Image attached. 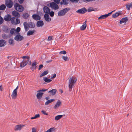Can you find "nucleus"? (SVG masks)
<instances>
[{
    "label": "nucleus",
    "instance_id": "603ef678",
    "mask_svg": "<svg viewBox=\"0 0 132 132\" xmlns=\"http://www.w3.org/2000/svg\"><path fill=\"white\" fill-rule=\"evenodd\" d=\"M54 128H50L48 129L49 131V132H51L53 131L54 130Z\"/></svg>",
    "mask_w": 132,
    "mask_h": 132
},
{
    "label": "nucleus",
    "instance_id": "6e6d98bb",
    "mask_svg": "<svg viewBox=\"0 0 132 132\" xmlns=\"http://www.w3.org/2000/svg\"><path fill=\"white\" fill-rule=\"evenodd\" d=\"M40 116V115L39 114H36L35 116V118H38V117H39Z\"/></svg>",
    "mask_w": 132,
    "mask_h": 132
},
{
    "label": "nucleus",
    "instance_id": "39448f33",
    "mask_svg": "<svg viewBox=\"0 0 132 132\" xmlns=\"http://www.w3.org/2000/svg\"><path fill=\"white\" fill-rule=\"evenodd\" d=\"M29 61V59H23V60L20 63V67L23 68L28 63Z\"/></svg>",
    "mask_w": 132,
    "mask_h": 132
},
{
    "label": "nucleus",
    "instance_id": "f8f14e48",
    "mask_svg": "<svg viewBox=\"0 0 132 132\" xmlns=\"http://www.w3.org/2000/svg\"><path fill=\"white\" fill-rule=\"evenodd\" d=\"M128 19L127 17H125L121 19L120 21V23L121 24L123 23L125 24L128 21Z\"/></svg>",
    "mask_w": 132,
    "mask_h": 132
},
{
    "label": "nucleus",
    "instance_id": "7c9ffc66",
    "mask_svg": "<svg viewBox=\"0 0 132 132\" xmlns=\"http://www.w3.org/2000/svg\"><path fill=\"white\" fill-rule=\"evenodd\" d=\"M6 7V5L4 4H2L0 6V10H4Z\"/></svg>",
    "mask_w": 132,
    "mask_h": 132
},
{
    "label": "nucleus",
    "instance_id": "680f3d73",
    "mask_svg": "<svg viewBox=\"0 0 132 132\" xmlns=\"http://www.w3.org/2000/svg\"><path fill=\"white\" fill-rule=\"evenodd\" d=\"M32 132H36V129L35 128H32Z\"/></svg>",
    "mask_w": 132,
    "mask_h": 132
},
{
    "label": "nucleus",
    "instance_id": "f3484780",
    "mask_svg": "<svg viewBox=\"0 0 132 132\" xmlns=\"http://www.w3.org/2000/svg\"><path fill=\"white\" fill-rule=\"evenodd\" d=\"M32 17L34 19L37 20L40 19V17L38 14H34L32 15Z\"/></svg>",
    "mask_w": 132,
    "mask_h": 132
},
{
    "label": "nucleus",
    "instance_id": "864d4df0",
    "mask_svg": "<svg viewBox=\"0 0 132 132\" xmlns=\"http://www.w3.org/2000/svg\"><path fill=\"white\" fill-rule=\"evenodd\" d=\"M56 76V74H54L53 75H52L51 77V79H54L55 78Z\"/></svg>",
    "mask_w": 132,
    "mask_h": 132
},
{
    "label": "nucleus",
    "instance_id": "473e14b6",
    "mask_svg": "<svg viewBox=\"0 0 132 132\" xmlns=\"http://www.w3.org/2000/svg\"><path fill=\"white\" fill-rule=\"evenodd\" d=\"M35 31L33 30L32 31L29 30L27 32V35L28 36H30L32 35L35 32Z\"/></svg>",
    "mask_w": 132,
    "mask_h": 132
},
{
    "label": "nucleus",
    "instance_id": "c03bdc74",
    "mask_svg": "<svg viewBox=\"0 0 132 132\" xmlns=\"http://www.w3.org/2000/svg\"><path fill=\"white\" fill-rule=\"evenodd\" d=\"M3 19L0 16V24H2L3 23Z\"/></svg>",
    "mask_w": 132,
    "mask_h": 132
},
{
    "label": "nucleus",
    "instance_id": "ddd939ff",
    "mask_svg": "<svg viewBox=\"0 0 132 132\" xmlns=\"http://www.w3.org/2000/svg\"><path fill=\"white\" fill-rule=\"evenodd\" d=\"M44 18L46 21L48 22H50L51 20V18L49 17L48 14L45 13L44 15Z\"/></svg>",
    "mask_w": 132,
    "mask_h": 132
},
{
    "label": "nucleus",
    "instance_id": "774afa93",
    "mask_svg": "<svg viewBox=\"0 0 132 132\" xmlns=\"http://www.w3.org/2000/svg\"><path fill=\"white\" fill-rule=\"evenodd\" d=\"M59 91L61 93V94L63 93V91L62 89H60L59 90Z\"/></svg>",
    "mask_w": 132,
    "mask_h": 132
},
{
    "label": "nucleus",
    "instance_id": "423d86ee",
    "mask_svg": "<svg viewBox=\"0 0 132 132\" xmlns=\"http://www.w3.org/2000/svg\"><path fill=\"white\" fill-rule=\"evenodd\" d=\"M50 7L54 10H57L59 9L58 5L55 3L52 2L50 4Z\"/></svg>",
    "mask_w": 132,
    "mask_h": 132
},
{
    "label": "nucleus",
    "instance_id": "a211bd4d",
    "mask_svg": "<svg viewBox=\"0 0 132 132\" xmlns=\"http://www.w3.org/2000/svg\"><path fill=\"white\" fill-rule=\"evenodd\" d=\"M57 90L55 89H53L49 91L48 92V93L51 94L52 95H55L56 93Z\"/></svg>",
    "mask_w": 132,
    "mask_h": 132
},
{
    "label": "nucleus",
    "instance_id": "412c9836",
    "mask_svg": "<svg viewBox=\"0 0 132 132\" xmlns=\"http://www.w3.org/2000/svg\"><path fill=\"white\" fill-rule=\"evenodd\" d=\"M23 25L25 31H27L29 29V28L28 27V26L29 27V24H28L27 22H24L23 23Z\"/></svg>",
    "mask_w": 132,
    "mask_h": 132
},
{
    "label": "nucleus",
    "instance_id": "1a4fd4ad",
    "mask_svg": "<svg viewBox=\"0 0 132 132\" xmlns=\"http://www.w3.org/2000/svg\"><path fill=\"white\" fill-rule=\"evenodd\" d=\"M25 126L24 125H17L15 126L14 128V130L15 131L20 130H21L22 128Z\"/></svg>",
    "mask_w": 132,
    "mask_h": 132
},
{
    "label": "nucleus",
    "instance_id": "de8ad7c7",
    "mask_svg": "<svg viewBox=\"0 0 132 132\" xmlns=\"http://www.w3.org/2000/svg\"><path fill=\"white\" fill-rule=\"evenodd\" d=\"M62 59L66 61H67V60L68 59V57L67 56H62Z\"/></svg>",
    "mask_w": 132,
    "mask_h": 132
},
{
    "label": "nucleus",
    "instance_id": "49530a36",
    "mask_svg": "<svg viewBox=\"0 0 132 132\" xmlns=\"http://www.w3.org/2000/svg\"><path fill=\"white\" fill-rule=\"evenodd\" d=\"M67 52L65 51H60V53L61 54H66Z\"/></svg>",
    "mask_w": 132,
    "mask_h": 132
},
{
    "label": "nucleus",
    "instance_id": "58836bf2",
    "mask_svg": "<svg viewBox=\"0 0 132 132\" xmlns=\"http://www.w3.org/2000/svg\"><path fill=\"white\" fill-rule=\"evenodd\" d=\"M9 42L10 45L13 44V39L10 38L9 39Z\"/></svg>",
    "mask_w": 132,
    "mask_h": 132
},
{
    "label": "nucleus",
    "instance_id": "aec40b11",
    "mask_svg": "<svg viewBox=\"0 0 132 132\" xmlns=\"http://www.w3.org/2000/svg\"><path fill=\"white\" fill-rule=\"evenodd\" d=\"M86 27V21H85L84 22L83 24L80 27V30H84Z\"/></svg>",
    "mask_w": 132,
    "mask_h": 132
},
{
    "label": "nucleus",
    "instance_id": "3c124183",
    "mask_svg": "<svg viewBox=\"0 0 132 132\" xmlns=\"http://www.w3.org/2000/svg\"><path fill=\"white\" fill-rule=\"evenodd\" d=\"M21 29L19 27H18L16 28V32H19L20 31Z\"/></svg>",
    "mask_w": 132,
    "mask_h": 132
},
{
    "label": "nucleus",
    "instance_id": "9b49d317",
    "mask_svg": "<svg viewBox=\"0 0 132 132\" xmlns=\"http://www.w3.org/2000/svg\"><path fill=\"white\" fill-rule=\"evenodd\" d=\"M12 14L13 15L17 18H19L20 16V13L14 10L12 12Z\"/></svg>",
    "mask_w": 132,
    "mask_h": 132
},
{
    "label": "nucleus",
    "instance_id": "37998d69",
    "mask_svg": "<svg viewBox=\"0 0 132 132\" xmlns=\"http://www.w3.org/2000/svg\"><path fill=\"white\" fill-rule=\"evenodd\" d=\"M15 31L16 30L15 29L12 28L11 29L10 31V33L12 34H13L14 33V31Z\"/></svg>",
    "mask_w": 132,
    "mask_h": 132
},
{
    "label": "nucleus",
    "instance_id": "72a5a7b5",
    "mask_svg": "<svg viewBox=\"0 0 132 132\" xmlns=\"http://www.w3.org/2000/svg\"><path fill=\"white\" fill-rule=\"evenodd\" d=\"M29 15L28 13H25L23 14L22 15L23 17L25 19H27L29 16Z\"/></svg>",
    "mask_w": 132,
    "mask_h": 132
},
{
    "label": "nucleus",
    "instance_id": "c756f323",
    "mask_svg": "<svg viewBox=\"0 0 132 132\" xmlns=\"http://www.w3.org/2000/svg\"><path fill=\"white\" fill-rule=\"evenodd\" d=\"M54 101V99H52L47 100L45 103V105H47L50 103L53 102Z\"/></svg>",
    "mask_w": 132,
    "mask_h": 132
},
{
    "label": "nucleus",
    "instance_id": "cd10ccee",
    "mask_svg": "<svg viewBox=\"0 0 132 132\" xmlns=\"http://www.w3.org/2000/svg\"><path fill=\"white\" fill-rule=\"evenodd\" d=\"M63 116V115H58L56 116L55 118V120H58L60 119Z\"/></svg>",
    "mask_w": 132,
    "mask_h": 132
},
{
    "label": "nucleus",
    "instance_id": "b1692460",
    "mask_svg": "<svg viewBox=\"0 0 132 132\" xmlns=\"http://www.w3.org/2000/svg\"><path fill=\"white\" fill-rule=\"evenodd\" d=\"M29 27L31 28H34L35 26V24L32 22H30L29 23Z\"/></svg>",
    "mask_w": 132,
    "mask_h": 132
},
{
    "label": "nucleus",
    "instance_id": "69168bd1",
    "mask_svg": "<svg viewBox=\"0 0 132 132\" xmlns=\"http://www.w3.org/2000/svg\"><path fill=\"white\" fill-rule=\"evenodd\" d=\"M52 61V60H49V61H47L46 62L47 63H49L51 62Z\"/></svg>",
    "mask_w": 132,
    "mask_h": 132
},
{
    "label": "nucleus",
    "instance_id": "c85d7f7f",
    "mask_svg": "<svg viewBox=\"0 0 132 132\" xmlns=\"http://www.w3.org/2000/svg\"><path fill=\"white\" fill-rule=\"evenodd\" d=\"M36 63L35 62L32 63L31 66V69L34 70L36 68Z\"/></svg>",
    "mask_w": 132,
    "mask_h": 132
},
{
    "label": "nucleus",
    "instance_id": "dca6fc26",
    "mask_svg": "<svg viewBox=\"0 0 132 132\" xmlns=\"http://www.w3.org/2000/svg\"><path fill=\"white\" fill-rule=\"evenodd\" d=\"M37 92L39 93H37L36 95L37 98L39 100H40L41 99V89H40Z\"/></svg>",
    "mask_w": 132,
    "mask_h": 132
},
{
    "label": "nucleus",
    "instance_id": "8fccbe9b",
    "mask_svg": "<svg viewBox=\"0 0 132 132\" xmlns=\"http://www.w3.org/2000/svg\"><path fill=\"white\" fill-rule=\"evenodd\" d=\"M71 2H75L76 3H78L79 2V0H69Z\"/></svg>",
    "mask_w": 132,
    "mask_h": 132
},
{
    "label": "nucleus",
    "instance_id": "4468645a",
    "mask_svg": "<svg viewBox=\"0 0 132 132\" xmlns=\"http://www.w3.org/2000/svg\"><path fill=\"white\" fill-rule=\"evenodd\" d=\"M18 91L14 90L12 92L11 96L12 99H15L17 96V95Z\"/></svg>",
    "mask_w": 132,
    "mask_h": 132
},
{
    "label": "nucleus",
    "instance_id": "13d9d810",
    "mask_svg": "<svg viewBox=\"0 0 132 132\" xmlns=\"http://www.w3.org/2000/svg\"><path fill=\"white\" fill-rule=\"evenodd\" d=\"M22 58H23V59H29V58L28 57H27V56H23L22 57Z\"/></svg>",
    "mask_w": 132,
    "mask_h": 132
},
{
    "label": "nucleus",
    "instance_id": "c9c22d12",
    "mask_svg": "<svg viewBox=\"0 0 132 132\" xmlns=\"http://www.w3.org/2000/svg\"><path fill=\"white\" fill-rule=\"evenodd\" d=\"M15 18L14 17H11V23L13 24L14 25L15 24Z\"/></svg>",
    "mask_w": 132,
    "mask_h": 132
},
{
    "label": "nucleus",
    "instance_id": "052dcab7",
    "mask_svg": "<svg viewBox=\"0 0 132 132\" xmlns=\"http://www.w3.org/2000/svg\"><path fill=\"white\" fill-rule=\"evenodd\" d=\"M113 12V11L111 12L110 13H108V14H106V15L107 16V17H108V16H109L111 14H112V12Z\"/></svg>",
    "mask_w": 132,
    "mask_h": 132
},
{
    "label": "nucleus",
    "instance_id": "20e7f679",
    "mask_svg": "<svg viewBox=\"0 0 132 132\" xmlns=\"http://www.w3.org/2000/svg\"><path fill=\"white\" fill-rule=\"evenodd\" d=\"M5 4L7 7L11 8L13 5V2L11 0H6Z\"/></svg>",
    "mask_w": 132,
    "mask_h": 132
},
{
    "label": "nucleus",
    "instance_id": "5fc2aeb1",
    "mask_svg": "<svg viewBox=\"0 0 132 132\" xmlns=\"http://www.w3.org/2000/svg\"><path fill=\"white\" fill-rule=\"evenodd\" d=\"M52 40V37L49 36L48 37V41H50Z\"/></svg>",
    "mask_w": 132,
    "mask_h": 132
},
{
    "label": "nucleus",
    "instance_id": "7ed1b4c3",
    "mask_svg": "<svg viewBox=\"0 0 132 132\" xmlns=\"http://www.w3.org/2000/svg\"><path fill=\"white\" fill-rule=\"evenodd\" d=\"M70 10V9L69 8L67 7L65 8L59 12L58 14V16H63Z\"/></svg>",
    "mask_w": 132,
    "mask_h": 132
},
{
    "label": "nucleus",
    "instance_id": "0e129e2a",
    "mask_svg": "<svg viewBox=\"0 0 132 132\" xmlns=\"http://www.w3.org/2000/svg\"><path fill=\"white\" fill-rule=\"evenodd\" d=\"M18 86L17 87H16L15 89L14 90H15L18 91Z\"/></svg>",
    "mask_w": 132,
    "mask_h": 132
},
{
    "label": "nucleus",
    "instance_id": "6e6552de",
    "mask_svg": "<svg viewBox=\"0 0 132 132\" xmlns=\"http://www.w3.org/2000/svg\"><path fill=\"white\" fill-rule=\"evenodd\" d=\"M23 36L19 34L16 35L14 37V39L17 41H20L23 39Z\"/></svg>",
    "mask_w": 132,
    "mask_h": 132
},
{
    "label": "nucleus",
    "instance_id": "f704fd0d",
    "mask_svg": "<svg viewBox=\"0 0 132 132\" xmlns=\"http://www.w3.org/2000/svg\"><path fill=\"white\" fill-rule=\"evenodd\" d=\"M37 26L38 27L41 26V20H39L37 22Z\"/></svg>",
    "mask_w": 132,
    "mask_h": 132
},
{
    "label": "nucleus",
    "instance_id": "6ab92c4d",
    "mask_svg": "<svg viewBox=\"0 0 132 132\" xmlns=\"http://www.w3.org/2000/svg\"><path fill=\"white\" fill-rule=\"evenodd\" d=\"M61 104V102L60 100H58L54 106V109H56L59 107Z\"/></svg>",
    "mask_w": 132,
    "mask_h": 132
},
{
    "label": "nucleus",
    "instance_id": "09e8293b",
    "mask_svg": "<svg viewBox=\"0 0 132 132\" xmlns=\"http://www.w3.org/2000/svg\"><path fill=\"white\" fill-rule=\"evenodd\" d=\"M53 1L57 4H59L60 3V0H53Z\"/></svg>",
    "mask_w": 132,
    "mask_h": 132
},
{
    "label": "nucleus",
    "instance_id": "2eb2a0df",
    "mask_svg": "<svg viewBox=\"0 0 132 132\" xmlns=\"http://www.w3.org/2000/svg\"><path fill=\"white\" fill-rule=\"evenodd\" d=\"M43 9L44 12L46 14H48L50 11V9L46 6H45L43 7Z\"/></svg>",
    "mask_w": 132,
    "mask_h": 132
},
{
    "label": "nucleus",
    "instance_id": "5701e85b",
    "mask_svg": "<svg viewBox=\"0 0 132 132\" xmlns=\"http://www.w3.org/2000/svg\"><path fill=\"white\" fill-rule=\"evenodd\" d=\"M5 41L3 39L0 40V47H2L5 46Z\"/></svg>",
    "mask_w": 132,
    "mask_h": 132
},
{
    "label": "nucleus",
    "instance_id": "e2e57ef3",
    "mask_svg": "<svg viewBox=\"0 0 132 132\" xmlns=\"http://www.w3.org/2000/svg\"><path fill=\"white\" fill-rule=\"evenodd\" d=\"M47 90V89H42V92H44L45 91H46Z\"/></svg>",
    "mask_w": 132,
    "mask_h": 132
},
{
    "label": "nucleus",
    "instance_id": "a878e982",
    "mask_svg": "<svg viewBox=\"0 0 132 132\" xmlns=\"http://www.w3.org/2000/svg\"><path fill=\"white\" fill-rule=\"evenodd\" d=\"M43 79L47 83H49L52 81L51 79H49L47 77H44Z\"/></svg>",
    "mask_w": 132,
    "mask_h": 132
},
{
    "label": "nucleus",
    "instance_id": "338daca9",
    "mask_svg": "<svg viewBox=\"0 0 132 132\" xmlns=\"http://www.w3.org/2000/svg\"><path fill=\"white\" fill-rule=\"evenodd\" d=\"M41 69V64H40L39 65L38 69L39 70H40V69Z\"/></svg>",
    "mask_w": 132,
    "mask_h": 132
},
{
    "label": "nucleus",
    "instance_id": "4be33fe9",
    "mask_svg": "<svg viewBox=\"0 0 132 132\" xmlns=\"http://www.w3.org/2000/svg\"><path fill=\"white\" fill-rule=\"evenodd\" d=\"M121 14V12H118L116 13L115 14H113L112 15V17L113 18H116L117 16H119V15Z\"/></svg>",
    "mask_w": 132,
    "mask_h": 132
},
{
    "label": "nucleus",
    "instance_id": "e433bc0d",
    "mask_svg": "<svg viewBox=\"0 0 132 132\" xmlns=\"http://www.w3.org/2000/svg\"><path fill=\"white\" fill-rule=\"evenodd\" d=\"M2 38L4 39H6L8 37V36L5 34H3L2 35Z\"/></svg>",
    "mask_w": 132,
    "mask_h": 132
},
{
    "label": "nucleus",
    "instance_id": "4c0bfd02",
    "mask_svg": "<svg viewBox=\"0 0 132 132\" xmlns=\"http://www.w3.org/2000/svg\"><path fill=\"white\" fill-rule=\"evenodd\" d=\"M20 22V20L18 18H16V22H15V24L14 25H16L19 24Z\"/></svg>",
    "mask_w": 132,
    "mask_h": 132
},
{
    "label": "nucleus",
    "instance_id": "2f4dec72",
    "mask_svg": "<svg viewBox=\"0 0 132 132\" xmlns=\"http://www.w3.org/2000/svg\"><path fill=\"white\" fill-rule=\"evenodd\" d=\"M106 18H107L106 16V14H105L101 15L98 18V19L99 20H101L104 19Z\"/></svg>",
    "mask_w": 132,
    "mask_h": 132
},
{
    "label": "nucleus",
    "instance_id": "0eeeda50",
    "mask_svg": "<svg viewBox=\"0 0 132 132\" xmlns=\"http://www.w3.org/2000/svg\"><path fill=\"white\" fill-rule=\"evenodd\" d=\"M87 10L85 7H83L79 9L76 11V12L84 14L85 13L87 12Z\"/></svg>",
    "mask_w": 132,
    "mask_h": 132
},
{
    "label": "nucleus",
    "instance_id": "a19ab883",
    "mask_svg": "<svg viewBox=\"0 0 132 132\" xmlns=\"http://www.w3.org/2000/svg\"><path fill=\"white\" fill-rule=\"evenodd\" d=\"M93 11H95V10L92 7H89L87 10V11L88 12Z\"/></svg>",
    "mask_w": 132,
    "mask_h": 132
},
{
    "label": "nucleus",
    "instance_id": "9d476101",
    "mask_svg": "<svg viewBox=\"0 0 132 132\" xmlns=\"http://www.w3.org/2000/svg\"><path fill=\"white\" fill-rule=\"evenodd\" d=\"M11 16L10 14H7L4 17V19L6 21L9 22L11 21Z\"/></svg>",
    "mask_w": 132,
    "mask_h": 132
},
{
    "label": "nucleus",
    "instance_id": "393cba45",
    "mask_svg": "<svg viewBox=\"0 0 132 132\" xmlns=\"http://www.w3.org/2000/svg\"><path fill=\"white\" fill-rule=\"evenodd\" d=\"M60 4L62 5L63 4L67 5L69 3L68 0H62L60 3Z\"/></svg>",
    "mask_w": 132,
    "mask_h": 132
},
{
    "label": "nucleus",
    "instance_id": "f03ea898",
    "mask_svg": "<svg viewBox=\"0 0 132 132\" xmlns=\"http://www.w3.org/2000/svg\"><path fill=\"white\" fill-rule=\"evenodd\" d=\"M15 9L19 12H22L24 10V7L21 5L17 3H15L14 5Z\"/></svg>",
    "mask_w": 132,
    "mask_h": 132
},
{
    "label": "nucleus",
    "instance_id": "4d7b16f0",
    "mask_svg": "<svg viewBox=\"0 0 132 132\" xmlns=\"http://www.w3.org/2000/svg\"><path fill=\"white\" fill-rule=\"evenodd\" d=\"M18 1L19 3L20 4H22L23 3L24 1V0H18Z\"/></svg>",
    "mask_w": 132,
    "mask_h": 132
},
{
    "label": "nucleus",
    "instance_id": "ea45409f",
    "mask_svg": "<svg viewBox=\"0 0 132 132\" xmlns=\"http://www.w3.org/2000/svg\"><path fill=\"white\" fill-rule=\"evenodd\" d=\"M48 73V70L44 71L42 73V76H44L47 75Z\"/></svg>",
    "mask_w": 132,
    "mask_h": 132
},
{
    "label": "nucleus",
    "instance_id": "79ce46f5",
    "mask_svg": "<svg viewBox=\"0 0 132 132\" xmlns=\"http://www.w3.org/2000/svg\"><path fill=\"white\" fill-rule=\"evenodd\" d=\"M48 14H49L50 16L52 17L53 16L54 14V12L53 11H52L51 12L50 11L49 13H48Z\"/></svg>",
    "mask_w": 132,
    "mask_h": 132
},
{
    "label": "nucleus",
    "instance_id": "bb28decb",
    "mask_svg": "<svg viewBox=\"0 0 132 132\" xmlns=\"http://www.w3.org/2000/svg\"><path fill=\"white\" fill-rule=\"evenodd\" d=\"M10 29L9 28L6 27L3 29V31L6 33H8L9 32Z\"/></svg>",
    "mask_w": 132,
    "mask_h": 132
},
{
    "label": "nucleus",
    "instance_id": "f257e3e1",
    "mask_svg": "<svg viewBox=\"0 0 132 132\" xmlns=\"http://www.w3.org/2000/svg\"><path fill=\"white\" fill-rule=\"evenodd\" d=\"M77 80V79H76L74 77H72L70 78L69 81V91H71L72 88L73 87Z\"/></svg>",
    "mask_w": 132,
    "mask_h": 132
},
{
    "label": "nucleus",
    "instance_id": "bf43d9fd",
    "mask_svg": "<svg viewBox=\"0 0 132 132\" xmlns=\"http://www.w3.org/2000/svg\"><path fill=\"white\" fill-rule=\"evenodd\" d=\"M42 112L44 114L46 115H48L47 113H46V112L43 110L42 111Z\"/></svg>",
    "mask_w": 132,
    "mask_h": 132
},
{
    "label": "nucleus",
    "instance_id": "a18cd8bd",
    "mask_svg": "<svg viewBox=\"0 0 132 132\" xmlns=\"http://www.w3.org/2000/svg\"><path fill=\"white\" fill-rule=\"evenodd\" d=\"M130 7H131L130 5L129 4H127L126 5V8L128 10H130Z\"/></svg>",
    "mask_w": 132,
    "mask_h": 132
}]
</instances>
